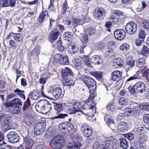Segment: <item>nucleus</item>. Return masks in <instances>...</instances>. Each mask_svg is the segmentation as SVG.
I'll use <instances>...</instances> for the list:
<instances>
[{
    "instance_id": "1",
    "label": "nucleus",
    "mask_w": 149,
    "mask_h": 149,
    "mask_svg": "<svg viewBox=\"0 0 149 149\" xmlns=\"http://www.w3.org/2000/svg\"><path fill=\"white\" fill-rule=\"evenodd\" d=\"M51 108V104L48 101L45 99L41 100L36 106V109L37 111L42 114L48 113Z\"/></svg>"
},
{
    "instance_id": "2",
    "label": "nucleus",
    "mask_w": 149,
    "mask_h": 149,
    "mask_svg": "<svg viewBox=\"0 0 149 149\" xmlns=\"http://www.w3.org/2000/svg\"><path fill=\"white\" fill-rule=\"evenodd\" d=\"M50 146L54 149H60L64 145V140L62 136L57 135L54 136L49 143Z\"/></svg>"
},
{
    "instance_id": "3",
    "label": "nucleus",
    "mask_w": 149,
    "mask_h": 149,
    "mask_svg": "<svg viewBox=\"0 0 149 149\" xmlns=\"http://www.w3.org/2000/svg\"><path fill=\"white\" fill-rule=\"evenodd\" d=\"M47 91L48 93L52 94L54 97L57 98L62 97L64 95V92H62L61 88L56 84L48 88Z\"/></svg>"
},
{
    "instance_id": "4",
    "label": "nucleus",
    "mask_w": 149,
    "mask_h": 149,
    "mask_svg": "<svg viewBox=\"0 0 149 149\" xmlns=\"http://www.w3.org/2000/svg\"><path fill=\"white\" fill-rule=\"evenodd\" d=\"M46 123L42 120L38 121L34 125V133L35 134L39 135L42 134L45 130Z\"/></svg>"
},
{
    "instance_id": "5",
    "label": "nucleus",
    "mask_w": 149,
    "mask_h": 149,
    "mask_svg": "<svg viewBox=\"0 0 149 149\" xmlns=\"http://www.w3.org/2000/svg\"><path fill=\"white\" fill-rule=\"evenodd\" d=\"M72 142L69 143L67 146L68 149H79L81 146L80 138L77 134H74L72 138Z\"/></svg>"
},
{
    "instance_id": "6",
    "label": "nucleus",
    "mask_w": 149,
    "mask_h": 149,
    "mask_svg": "<svg viewBox=\"0 0 149 149\" xmlns=\"http://www.w3.org/2000/svg\"><path fill=\"white\" fill-rule=\"evenodd\" d=\"M79 78L82 79L83 82L86 85L88 88L89 89L90 93H93L94 91V89H90V88H93L96 85V82L95 80L91 78L87 77L84 76L79 77Z\"/></svg>"
},
{
    "instance_id": "7",
    "label": "nucleus",
    "mask_w": 149,
    "mask_h": 149,
    "mask_svg": "<svg viewBox=\"0 0 149 149\" xmlns=\"http://www.w3.org/2000/svg\"><path fill=\"white\" fill-rule=\"evenodd\" d=\"M10 117H6L5 115L3 114L0 115V121L1 127L4 131H7L11 129L10 125Z\"/></svg>"
},
{
    "instance_id": "8",
    "label": "nucleus",
    "mask_w": 149,
    "mask_h": 149,
    "mask_svg": "<svg viewBox=\"0 0 149 149\" xmlns=\"http://www.w3.org/2000/svg\"><path fill=\"white\" fill-rule=\"evenodd\" d=\"M59 128L61 132L65 134H68L70 131L74 132L75 130L74 125L71 123H61L59 125Z\"/></svg>"
},
{
    "instance_id": "9",
    "label": "nucleus",
    "mask_w": 149,
    "mask_h": 149,
    "mask_svg": "<svg viewBox=\"0 0 149 149\" xmlns=\"http://www.w3.org/2000/svg\"><path fill=\"white\" fill-rule=\"evenodd\" d=\"M80 130L83 135L85 137H89L93 134V129L91 127L87 125L86 123L81 124Z\"/></svg>"
},
{
    "instance_id": "10",
    "label": "nucleus",
    "mask_w": 149,
    "mask_h": 149,
    "mask_svg": "<svg viewBox=\"0 0 149 149\" xmlns=\"http://www.w3.org/2000/svg\"><path fill=\"white\" fill-rule=\"evenodd\" d=\"M126 32L130 35L134 34L136 31L137 26L135 22H130L125 26Z\"/></svg>"
},
{
    "instance_id": "11",
    "label": "nucleus",
    "mask_w": 149,
    "mask_h": 149,
    "mask_svg": "<svg viewBox=\"0 0 149 149\" xmlns=\"http://www.w3.org/2000/svg\"><path fill=\"white\" fill-rule=\"evenodd\" d=\"M104 143L108 149H117L118 147V142L116 139H113L111 140L105 141Z\"/></svg>"
},
{
    "instance_id": "12",
    "label": "nucleus",
    "mask_w": 149,
    "mask_h": 149,
    "mask_svg": "<svg viewBox=\"0 0 149 149\" xmlns=\"http://www.w3.org/2000/svg\"><path fill=\"white\" fill-rule=\"evenodd\" d=\"M7 137L9 141L13 143L17 142L19 139L18 135L15 132L9 133L7 135Z\"/></svg>"
},
{
    "instance_id": "13",
    "label": "nucleus",
    "mask_w": 149,
    "mask_h": 149,
    "mask_svg": "<svg viewBox=\"0 0 149 149\" xmlns=\"http://www.w3.org/2000/svg\"><path fill=\"white\" fill-rule=\"evenodd\" d=\"M33 144V141L31 139L27 137L24 138L22 144L24 149H31Z\"/></svg>"
},
{
    "instance_id": "14",
    "label": "nucleus",
    "mask_w": 149,
    "mask_h": 149,
    "mask_svg": "<svg viewBox=\"0 0 149 149\" xmlns=\"http://www.w3.org/2000/svg\"><path fill=\"white\" fill-rule=\"evenodd\" d=\"M125 31L122 29H118L115 31L114 33V38L118 40L123 39L125 36Z\"/></svg>"
},
{
    "instance_id": "15",
    "label": "nucleus",
    "mask_w": 149,
    "mask_h": 149,
    "mask_svg": "<svg viewBox=\"0 0 149 149\" xmlns=\"http://www.w3.org/2000/svg\"><path fill=\"white\" fill-rule=\"evenodd\" d=\"M105 15V10L102 8H96L93 14V16L95 18H100Z\"/></svg>"
},
{
    "instance_id": "16",
    "label": "nucleus",
    "mask_w": 149,
    "mask_h": 149,
    "mask_svg": "<svg viewBox=\"0 0 149 149\" xmlns=\"http://www.w3.org/2000/svg\"><path fill=\"white\" fill-rule=\"evenodd\" d=\"M134 88H135L139 93H142L145 92L146 87L144 84L142 82L139 81L134 85Z\"/></svg>"
},
{
    "instance_id": "17",
    "label": "nucleus",
    "mask_w": 149,
    "mask_h": 149,
    "mask_svg": "<svg viewBox=\"0 0 149 149\" xmlns=\"http://www.w3.org/2000/svg\"><path fill=\"white\" fill-rule=\"evenodd\" d=\"M128 124L126 122L119 123L117 126V130L119 132H125L128 129Z\"/></svg>"
},
{
    "instance_id": "18",
    "label": "nucleus",
    "mask_w": 149,
    "mask_h": 149,
    "mask_svg": "<svg viewBox=\"0 0 149 149\" xmlns=\"http://www.w3.org/2000/svg\"><path fill=\"white\" fill-rule=\"evenodd\" d=\"M126 64L125 70L127 72L134 66L135 60L132 57L129 58L126 62Z\"/></svg>"
},
{
    "instance_id": "19",
    "label": "nucleus",
    "mask_w": 149,
    "mask_h": 149,
    "mask_svg": "<svg viewBox=\"0 0 149 149\" xmlns=\"http://www.w3.org/2000/svg\"><path fill=\"white\" fill-rule=\"evenodd\" d=\"M122 72L118 70H116L112 72L111 78L114 81H118L121 78Z\"/></svg>"
},
{
    "instance_id": "20",
    "label": "nucleus",
    "mask_w": 149,
    "mask_h": 149,
    "mask_svg": "<svg viewBox=\"0 0 149 149\" xmlns=\"http://www.w3.org/2000/svg\"><path fill=\"white\" fill-rule=\"evenodd\" d=\"M59 32L56 29H53L50 33L49 36V40L50 41L56 40L58 37Z\"/></svg>"
},
{
    "instance_id": "21",
    "label": "nucleus",
    "mask_w": 149,
    "mask_h": 149,
    "mask_svg": "<svg viewBox=\"0 0 149 149\" xmlns=\"http://www.w3.org/2000/svg\"><path fill=\"white\" fill-rule=\"evenodd\" d=\"M73 106L77 112H81L82 113L86 115V112L84 110V107L82 106L80 102H75Z\"/></svg>"
},
{
    "instance_id": "22",
    "label": "nucleus",
    "mask_w": 149,
    "mask_h": 149,
    "mask_svg": "<svg viewBox=\"0 0 149 149\" xmlns=\"http://www.w3.org/2000/svg\"><path fill=\"white\" fill-rule=\"evenodd\" d=\"M48 11L45 10L42 11L38 18V21L40 22H42L45 19L48 18Z\"/></svg>"
},
{
    "instance_id": "23",
    "label": "nucleus",
    "mask_w": 149,
    "mask_h": 149,
    "mask_svg": "<svg viewBox=\"0 0 149 149\" xmlns=\"http://www.w3.org/2000/svg\"><path fill=\"white\" fill-rule=\"evenodd\" d=\"M143 109L140 106H135L132 109V114L136 116L142 112Z\"/></svg>"
},
{
    "instance_id": "24",
    "label": "nucleus",
    "mask_w": 149,
    "mask_h": 149,
    "mask_svg": "<svg viewBox=\"0 0 149 149\" xmlns=\"http://www.w3.org/2000/svg\"><path fill=\"white\" fill-rule=\"evenodd\" d=\"M68 74L70 75H73V73L70 69L65 67L64 70V72L62 74L63 79H65L68 76Z\"/></svg>"
},
{
    "instance_id": "25",
    "label": "nucleus",
    "mask_w": 149,
    "mask_h": 149,
    "mask_svg": "<svg viewBox=\"0 0 149 149\" xmlns=\"http://www.w3.org/2000/svg\"><path fill=\"white\" fill-rule=\"evenodd\" d=\"M91 60L95 64H100L102 63V59L99 55H95L93 56L92 57Z\"/></svg>"
},
{
    "instance_id": "26",
    "label": "nucleus",
    "mask_w": 149,
    "mask_h": 149,
    "mask_svg": "<svg viewBox=\"0 0 149 149\" xmlns=\"http://www.w3.org/2000/svg\"><path fill=\"white\" fill-rule=\"evenodd\" d=\"M10 104L11 106L19 107L20 106H22V101L18 98H15L10 102Z\"/></svg>"
},
{
    "instance_id": "27",
    "label": "nucleus",
    "mask_w": 149,
    "mask_h": 149,
    "mask_svg": "<svg viewBox=\"0 0 149 149\" xmlns=\"http://www.w3.org/2000/svg\"><path fill=\"white\" fill-rule=\"evenodd\" d=\"M123 62L121 58H115L113 60V65H116L117 66L116 67H118L117 68H118L119 67H122L123 64Z\"/></svg>"
},
{
    "instance_id": "28",
    "label": "nucleus",
    "mask_w": 149,
    "mask_h": 149,
    "mask_svg": "<svg viewBox=\"0 0 149 149\" xmlns=\"http://www.w3.org/2000/svg\"><path fill=\"white\" fill-rule=\"evenodd\" d=\"M120 146L123 149H127L128 148V143L125 138H122L120 139Z\"/></svg>"
},
{
    "instance_id": "29",
    "label": "nucleus",
    "mask_w": 149,
    "mask_h": 149,
    "mask_svg": "<svg viewBox=\"0 0 149 149\" xmlns=\"http://www.w3.org/2000/svg\"><path fill=\"white\" fill-rule=\"evenodd\" d=\"M79 49L78 47L74 45H71L69 48L68 52L71 54H77L78 52Z\"/></svg>"
},
{
    "instance_id": "30",
    "label": "nucleus",
    "mask_w": 149,
    "mask_h": 149,
    "mask_svg": "<svg viewBox=\"0 0 149 149\" xmlns=\"http://www.w3.org/2000/svg\"><path fill=\"white\" fill-rule=\"evenodd\" d=\"M140 72H141L143 77L147 78L148 76L149 75L148 69V68H146V67H144L142 69V70L139 69L137 72V73L139 74Z\"/></svg>"
},
{
    "instance_id": "31",
    "label": "nucleus",
    "mask_w": 149,
    "mask_h": 149,
    "mask_svg": "<svg viewBox=\"0 0 149 149\" xmlns=\"http://www.w3.org/2000/svg\"><path fill=\"white\" fill-rule=\"evenodd\" d=\"M68 62L69 61L67 56L61 55L59 62L60 64L63 65H67L68 64Z\"/></svg>"
},
{
    "instance_id": "32",
    "label": "nucleus",
    "mask_w": 149,
    "mask_h": 149,
    "mask_svg": "<svg viewBox=\"0 0 149 149\" xmlns=\"http://www.w3.org/2000/svg\"><path fill=\"white\" fill-rule=\"evenodd\" d=\"M54 109L56 111V113H58L62 110V104L60 102L54 104Z\"/></svg>"
},
{
    "instance_id": "33",
    "label": "nucleus",
    "mask_w": 149,
    "mask_h": 149,
    "mask_svg": "<svg viewBox=\"0 0 149 149\" xmlns=\"http://www.w3.org/2000/svg\"><path fill=\"white\" fill-rule=\"evenodd\" d=\"M104 54L106 57H109L113 55L114 51L112 48H108L106 50Z\"/></svg>"
},
{
    "instance_id": "34",
    "label": "nucleus",
    "mask_w": 149,
    "mask_h": 149,
    "mask_svg": "<svg viewBox=\"0 0 149 149\" xmlns=\"http://www.w3.org/2000/svg\"><path fill=\"white\" fill-rule=\"evenodd\" d=\"M10 108L11 112L13 114H19L20 111V108L18 106H11Z\"/></svg>"
},
{
    "instance_id": "35",
    "label": "nucleus",
    "mask_w": 149,
    "mask_h": 149,
    "mask_svg": "<svg viewBox=\"0 0 149 149\" xmlns=\"http://www.w3.org/2000/svg\"><path fill=\"white\" fill-rule=\"evenodd\" d=\"M14 93H16V95H17V97H19L23 99L24 100L25 99V97L24 95L22 93L24 92L23 91H21L18 89H17L14 91Z\"/></svg>"
},
{
    "instance_id": "36",
    "label": "nucleus",
    "mask_w": 149,
    "mask_h": 149,
    "mask_svg": "<svg viewBox=\"0 0 149 149\" xmlns=\"http://www.w3.org/2000/svg\"><path fill=\"white\" fill-rule=\"evenodd\" d=\"M24 121L26 123H31L33 121L32 116L30 114H27L24 116Z\"/></svg>"
},
{
    "instance_id": "37",
    "label": "nucleus",
    "mask_w": 149,
    "mask_h": 149,
    "mask_svg": "<svg viewBox=\"0 0 149 149\" xmlns=\"http://www.w3.org/2000/svg\"><path fill=\"white\" fill-rule=\"evenodd\" d=\"M65 80V82L63 83L64 86H67L69 87H70L71 86H73L74 84V81L72 79H67V78L64 79Z\"/></svg>"
},
{
    "instance_id": "38",
    "label": "nucleus",
    "mask_w": 149,
    "mask_h": 149,
    "mask_svg": "<svg viewBox=\"0 0 149 149\" xmlns=\"http://www.w3.org/2000/svg\"><path fill=\"white\" fill-rule=\"evenodd\" d=\"M104 120L108 125L114 122L112 118L109 115L106 114L104 117Z\"/></svg>"
},
{
    "instance_id": "39",
    "label": "nucleus",
    "mask_w": 149,
    "mask_h": 149,
    "mask_svg": "<svg viewBox=\"0 0 149 149\" xmlns=\"http://www.w3.org/2000/svg\"><path fill=\"white\" fill-rule=\"evenodd\" d=\"M84 63L87 66L90 67H92V63L89 60V58L88 56H84L83 57Z\"/></svg>"
},
{
    "instance_id": "40",
    "label": "nucleus",
    "mask_w": 149,
    "mask_h": 149,
    "mask_svg": "<svg viewBox=\"0 0 149 149\" xmlns=\"http://www.w3.org/2000/svg\"><path fill=\"white\" fill-rule=\"evenodd\" d=\"M71 33L69 32H65L63 35L64 39L67 40V41H70L71 39Z\"/></svg>"
},
{
    "instance_id": "41",
    "label": "nucleus",
    "mask_w": 149,
    "mask_h": 149,
    "mask_svg": "<svg viewBox=\"0 0 149 149\" xmlns=\"http://www.w3.org/2000/svg\"><path fill=\"white\" fill-rule=\"evenodd\" d=\"M13 38L15 40L18 42H20L22 40V36L19 33H14Z\"/></svg>"
},
{
    "instance_id": "42",
    "label": "nucleus",
    "mask_w": 149,
    "mask_h": 149,
    "mask_svg": "<svg viewBox=\"0 0 149 149\" xmlns=\"http://www.w3.org/2000/svg\"><path fill=\"white\" fill-rule=\"evenodd\" d=\"M118 103L120 105L125 106L127 104L128 100L125 98H120L119 99Z\"/></svg>"
},
{
    "instance_id": "43",
    "label": "nucleus",
    "mask_w": 149,
    "mask_h": 149,
    "mask_svg": "<svg viewBox=\"0 0 149 149\" xmlns=\"http://www.w3.org/2000/svg\"><path fill=\"white\" fill-rule=\"evenodd\" d=\"M91 75L94 76L99 80L101 79L102 76L101 72H93L91 73Z\"/></svg>"
},
{
    "instance_id": "44",
    "label": "nucleus",
    "mask_w": 149,
    "mask_h": 149,
    "mask_svg": "<svg viewBox=\"0 0 149 149\" xmlns=\"http://www.w3.org/2000/svg\"><path fill=\"white\" fill-rule=\"evenodd\" d=\"M40 51V47L39 46H37L33 49L32 52L33 54V55L38 57Z\"/></svg>"
},
{
    "instance_id": "45",
    "label": "nucleus",
    "mask_w": 149,
    "mask_h": 149,
    "mask_svg": "<svg viewBox=\"0 0 149 149\" xmlns=\"http://www.w3.org/2000/svg\"><path fill=\"white\" fill-rule=\"evenodd\" d=\"M128 90L131 94L136 96L139 93L137 90L135 88H134V86L133 87L130 86L128 88Z\"/></svg>"
},
{
    "instance_id": "46",
    "label": "nucleus",
    "mask_w": 149,
    "mask_h": 149,
    "mask_svg": "<svg viewBox=\"0 0 149 149\" xmlns=\"http://www.w3.org/2000/svg\"><path fill=\"white\" fill-rule=\"evenodd\" d=\"M129 47L130 46L128 44L125 43L120 46L119 49L120 50L126 51L128 49Z\"/></svg>"
},
{
    "instance_id": "47",
    "label": "nucleus",
    "mask_w": 149,
    "mask_h": 149,
    "mask_svg": "<svg viewBox=\"0 0 149 149\" xmlns=\"http://www.w3.org/2000/svg\"><path fill=\"white\" fill-rule=\"evenodd\" d=\"M136 66L139 68V69L141 70H142V69L144 67H145V66L146 64L143 63L139 61H138L136 60Z\"/></svg>"
},
{
    "instance_id": "48",
    "label": "nucleus",
    "mask_w": 149,
    "mask_h": 149,
    "mask_svg": "<svg viewBox=\"0 0 149 149\" xmlns=\"http://www.w3.org/2000/svg\"><path fill=\"white\" fill-rule=\"evenodd\" d=\"M146 56L144 55L143 54H140V56H139V58H138L136 60L138 61H139L143 63L146 64L145 63V59L146 57Z\"/></svg>"
},
{
    "instance_id": "49",
    "label": "nucleus",
    "mask_w": 149,
    "mask_h": 149,
    "mask_svg": "<svg viewBox=\"0 0 149 149\" xmlns=\"http://www.w3.org/2000/svg\"><path fill=\"white\" fill-rule=\"evenodd\" d=\"M72 63L76 67H78L81 65V61L80 59L75 58L72 61Z\"/></svg>"
},
{
    "instance_id": "50",
    "label": "nucleus",
    "mask_w": 149,
    "mask_h": 149,
    "mask_svg": "<svg viewBox=\"0 0 149 149\" xmlns=\"http://www.w3.org/2000/svg\"><path fill=\"white\" fill-rule=\"evenodd\" d=\"M106 108L109 111H113L115 110L116 107L112 103H110L107 105Z\"/></svg>"
},
{
    "instance_id": "51",
    "label": "nucleus",
    "mask_w": 149,
    "mask_h": 149,
    "mask_svg": "<svg viewBox=\"0 0 149 149\" xmlns=\"http://www.w3.org/2000/svg\"><path fill=\"white\" fill-rule=\"evenodd\" d=\"M30 105V101L29 100V98H27V100L25 102L24 104L23 107L22 109L23 111H25Z\"/></svg>"
},
{
    "instance_id": "52",
    "label": "nucleus",
    "mask_w": 149,
    "mask_h": 149,
    "mask_svg": "<svg viewBox=\"0 0 149 149\" xmlns=\"http://www.w3.org/2000/svg\"><path fill=\"white\" fill-rule=\"evenodd\" d=\"M141 52L143 54H149V49L146 46L144 45L143 47Z\"/></svg>"
},
{
    "instance_id": "53",
    "label": "nucleus",
    "mask_w": 149,
    "mask_h": 149,
    "mask_svg": "<svg viewBox=\"0 0 149 149\" xmlns=\"http://www.w3.org/2000/svg\"><path fill=\"white\" fill-rule=\"evenodd\" d=\"M93 149H107L104 145L103 144H100L98 145H94Z\"/></svg>"
},
{
    "instance_id": "54",
    "label": "nucleus",
    "mask_w": 149,
    "mask_h": 149,
    "mask_svg": "<svg viewBox=\"0 0 149 149\" xmlns=\"http://www.w3.org/2000/svg\"><path fill=\"white\" fill-rule=\"evenodd\" d=\"M80 40L82 43H86L88 41V37L87 34H85L80 38Z\"/></svg>"
},
{
    "instance_id": "55",
    "label": "nucleus",
    "mask_w": 149,
    "mask_h": 149,
    "mask_svg": "<svg viewBox=\"0 0 149 149\" xmlns=\"http://www.w3.org/2000/svg\"><path fill=\"white\" fill-rule=\"evenodd\" d=\"M108 125L109 126V127L113 132H115L116 131L117 128V126L114 123V121Z\"/></svg>"
},
{
    "instance_id": "56",
    "label": "nucleus",
    "mask_w": 149,
    "mask_h": 149,
    "mask_svg": "<svg viewBox=\"0 0 149 149\" xmlns=\"http://www.w3.org/2000/svg\"><path fill=\"white\" fill-rule=\"evenodd\" d=\"M144 127L142 126L134 128V130L137 132V133H140L141 134L143 131Z\"/></svg>"
},
{
    "instance_id": "57",
    "label": "nucleus",
    "mask_w": 149,
    "mask_h": 149,
    "mask_svg": "<svg viewBox=\"0 0 149 149\" xmlns=\"http://www.w3.org/2000/svg\"><path fill=\"white\" fill-rule=\"evenodd\" d=\"M4 135L1 132H0V145L6 144L4 141Z\"/></svg>"
},
{
    "instance_id": "58",
    "label": "nucleus",
    "mask_w": 149,
    "mask_h": 149,
    "mask_svg": "<svg viewBox=\"0 0 149 149\" xmlns=\"http://www.w3.org/2000/svg\"><path fill=\"white\" fill-rule=\"evenodd\" d=\"M125 137L127 138L129 140H131L133 139L134 137V134L132 133H129L125 134Z\"/></svg>"
},
{
    "instance_id": "59",
    "label": "nucleus",
    "mask_w": 149,
    "mask_h": 149,
    "mask_svg": "<svg viewBox=\"0 0 149 149\" xmlns=\"http://www.w3.org/2000/svg\"><path fill=\"white\" fill-rule=\"evenodd\" d=\"M104 47V45L101 42H98L96 44V47L99 50L102 49Z\"/></svg>"
},
{
    "instance_id": "60",
    "label": "nucleus",
    "mask_w": 149,
    "mask_h": 149,
    "mask_svg": "<svg viewBox=\"0 0 149 149\" xmlns=\"http://www.w3.org/2000/svg\"><path fill=\"white\" fill-rule=\"evenodd\" d=\"M29 96L34 100L37 99L38 97V94L36 92H31L29 94Z\"/></svg>"
},
{
    "instance_id": "61",
    "label": "nucleus",
    "mask_w": 149,
    "mask_h": 149,
    "mask_svg": "<svg viewBox=\"0 0 149 149\" xmlns=\"http://www.w3.org/2000/svg\"><path fill=\"white\" fill-rule=\"evenodd\" d=\"M143 119L145 123H149V114H146L144 115Z\"/></svg>"
},
{
    "instance_id": "62",
    "label": "nucleus",
    "mask_w": 149,
    "mask_h": 149,
    "mask_svg": "<svg viewBox=\"0 0 149 149\" xmlns=\"http://www.w3.org/2000/svg\"><path fill=\"white\" fill-rule=\"evenodd\" d=\"M67 112L70 114H73L77 112L76 109L74 108L73 106V107L67 109Z\"/></svg>"
},
{
    "instance_id": "63",
    "label": "nucleus",
    "mask_w": 149,
    "mask_h": 149,
    "mask_svg": "<svg viewBox=\"0 0 149 149\" xmlns=\"http://www.w3.org/2000/svg\"><path fill=\"white\" fill-rule=\"evenodd\" d=\"M145 33L144 31L141 30L139 33V37L140 39L143 40L145 37Z\"/></svg>"
},
{
    "instance_id": "64",
    "label": "nucleus",
    "mask_w": 149,
    "mask_h": 149,
    "mask_svg": "<svg viewBox=\"0 0 149 149\" xmlns=\"http://www.w3.org/2000/svg\"><path fill=\"white\" fill-rule=\"evenodd\" d=\"M142 24L144 28L149 29V22L143 20L142 21Z\"/></svg>"
}]
</instances>
